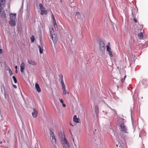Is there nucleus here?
Segmentation results:
<instances>
[{
	"label": "nucleus",
	"mask_w": 148,
	"mask_h": 148,
	"mask_svg": "<svg viewBox=\"0 0 148 148\" xmlns=\"http://www.w3.org/2000/svg\"><path fill=\"white\" fill-rule=\"evenodd\" d=\"M60 140L62 145L63 148H69V143L66 140L65 136L64 134H62L60 137Z\"/></svg>",
	"instance_id": "obj_1"
},
{
	"label": "nucleus",
	"mask_w": 148,
	"mask_h": 148,
	"mask_svg": "<svg viewBox=\"0 0 148 148\" xmlns=\"http://www.w3.org/2000/svg\"><path fill=\"white\" fill-rule=\"evenodd\" d=\"M39 6L40 8V14L41 15H43L44 14H47V11L45 10V8L44 7L41 3L39 4Z\"/></svg>",
	"instance_id": "obj_2"
},
{
	"label": "nucleus",
	"mask_w": 148,
	"mask_h": 148,
	"mask_svg": "<svg viewBox=\"0 0 148 148\" xmlns=\"http://www.w3.org/2000/svg\"><path fill=\"white\" fill-rule=\"evenodd\" d=\"M50 135L51 141L53 145H55L56 143V140L53 132L52 131H50Z\"/></svg>",
	"instance_id": "obj_3"
},
{
	"label": "nucleus",
	"mask_w": 148,
	"mask_h": 148,
	"mask_svg": "<svg viewBox=\"0 0 148 148\" xmlns=\"http://www.w3.org/2000/svg\"><path fill=\"white\" fill-rule=\"evenodd\" d=\"M99 46L100 51H104L105 49V44L103 40H99Z\"/></svg>",
	"instance_id": "obj_4"
},
{
	"label": "nucleus",
	"mask_w": 148,
	"mask_h": 148,
	"mask_svg": "<svg viewBox=\"0 0 148 148\" xmlns=\"http://www.w3.org/2000/svg\"><path fill=\"white\" fill-rule=\"evenodd\" d=\"M50 34L53 42L55 43L56 42L57 39V34H52L51 31H50Z\"/></svg>",
	"instance_id": "obj_5"
},
{
	"label": "nucleus",
	"mask_w": 148,
	"mask_h": 148,
	"mask_svg": "<svg viewBox=\"0 0 148 148\" xmlns=\"http://www.w3.org/2000/svg\"><path fill=\"white\" fill-rule=\"evenodd\" d=\"M120 127L122 131H123L125 133L127 132V127L123 123H121L120 125Z\"/></svg>",
	"instance_id": "obj_6"
},
{
	"label": "nucleus",
	"mask_w": 148,
	"mask_h": 148,
	"mask_svg": "<svg viewBox=\"0 0 148 148\" xmlns=\"http://www.w3.org/2000/svg\"><path fill=\"white\" fill-rule=\"evenodd\" d=\"M3 8L0 6V16L3 18H5L6 16L5 12L4 11L2 10Z\"/></svg>",
	"instance_id": "obj_7"
},
{
	"label": "nucleus",
	"mask_w": 148,
	"mask_h": 148,
	"mask_svg": "<svg viewBox=\"0 0 148 148\" xmlns=\"http://www.w3.org/2000/svg\"><path fill=\"white\" fill-rule=\"evenodd\" d=\"M25 69V64L23 62H22L20 65V71L21 72L24 73Z\"/></svg>",
	"instance_id": "obj_8"
},
{
	"label": "nucleus",
	"mask_w": 148,
	"mask_h": 148,
	"mask_svg": "<svg viewBox=\"0 0 148 148\" xmlns=\"http://www.w3.org/2000/svg\"><path fill=\"white\" fill-rule=\"evenodd\" d=\"M10 16V20H16V14H11Z\"/></svg>",
	"instance_id": "obj_9"
},
{
	"label": "nucleus",
	"mask_w": 148,
	"mask_h": 148,
	"mask_svg": "<svg viewBox=\"0 0 148 148\" xmlns=\"http://www.w3.org/2000/svg\"><path fill=\"white\" fill-rule=\"evenodd\" d=\"M27 63L29 64H31L33 65H37V63L35 61L32 60H27Z\"/></svg>",
	"instance_id": "obj_10"
},
{
	"label": "nucleus",
	"mask_w": 148,
	"mask_h": 148,
	"mask_svg": "<svg viewBox=\"0 0 148 148\" xmlns=\"http://www.w3.org/2000/svg\"><path fill=\"white\" fill-rule=\"evenodd\" d=\"M111 49L109 47V45H107L106 46V50L108 52V53L109 56L111 57H112L113 56L112 52L111 51Z\"/></svg>",
	"instance_id": "obj_11"
},
{
	"label": "nucleus",
	"mask_w": 148,
	"mask_h": 148,
	"mask_svg": "<svg viewBox=\"0 0 148 148\" xmlns=\"http://www.w3.org/2000/svg\"><path fill=\"white\" fill-rule=\"evenodd\" d=\"M16 20H10L9 21V24L12 26H15Z\"/></svg>",
	"instance_id": "obj_12"
},
{
	"label": "nucleus",
	"mask_w": 148,
	"mask_h": 148,
	"mask_svg": "<svg viewBox=\"0 0 148 148\" xmlns=\"http://www.w3.org/2000/svg\"><path fill=\"white\" fill-rule=\"evenodd\" d=\"M33 112H32V115L34 118H36L37 116V112L35 108H33Z\"/></svg>",
	"instance_id": "obj_13"
},
{
	"label": "nucleus",
	"mask_w": 148,
	"mask_h": 148,
	"mask_svg": "<svg viewBox=\"0 0 148 148\" xmlns=\"http://www.w3.org/2000/svg\"><path fill=\"white\" fill-rule=\"evenodd\" d=\"M5 3V0H0V6L3 8Z\"/></svg>",
	"instance_id": "obj_14"
},
{
	"label": "nucleus",
	"mask_w": 148,
	"mask_h": 148,
	"mask_svg": "<svg viewBox=\"0 0 148 148\" xmlns=\"http://www.w3.org/2000/svg\"><path fill=\"white\" fill-rule=\"evenodd\" d=\"M35 87L36 90L38 92H41V89L38 84L36 83L35 85Z\"/></svg>",
	"instance_id": "obj_15"
},
{
	"label": "nucleus",
	"mask_w": 148,
	"mask_h": 148,
	"mask_svg": "<svg viewBox=\"0 0 148 148\" xmlns=\"http://www.w3.org/2000/svg\"><path fill=\"white\" fill-rule=\"evenodd\" d=\"M78 120H79V119L77 118V116L75 115L73 117V121L76 123H78L79 122Z\"/></svg>",
	"instance_id": "obj_16"
},
{
	"label": "nucleus",
	"mask_w": 148,
	"mask_h": 148,
	"mask_svg": "<svg viewBox=\"0 0 148 148\" xmlns=\"http://www.w3.org/2000/svg\"><path fill=\"white\" fill-rule=\"evenodd\" d=\"M138 37L140 39H142L143 38V34L142 32H140L138 34Z\"/></svg>",
	"instance_id": "obj_17"
},
{
	"label": "nucleus",
	"mask_w": 148,
	"mask_h": 148,
	"mask_svg": "<svg viewBox=\"0 0 148 148\" xmlns=\"http://www.w3.org/2000/svg\"><path fill=\"white\" fill-rule=\"evenodd\" d=\"M1 91L2 93L4 94L5 93V88L3 86L1 87Z\"/></svg>",
	"instance_id": "obj_18"
},
{
	"label": "nucleus",
	"mask_w": 148,
	"mask_h": 148,
	"mask_svg": "<svg viewBox=\"0 0 148 148\" xmlns=\"http://www.w3.org/2000/svg\"><path fill=\"white\" fill-rule=\"evenodd\" d=\"M38 48L39 49V52L41 54L42 53L43 50L41 48L40 46L39 45H38Z\"/></svg>",
	"instance_id": "obj_19"
},
{
	"label": "nucleus",
	"mask_w": 148,
	"mask_h": 148,
	"mask_svg": "<svg viewBox=\"0 0 148 148\" xmlns=\"http://www.w3.org/2000/svg\"><path fill=\"white\" fill-rule=\"evenodd\" d=\"M30 39L31 40V41L32 42H34L35 39V38L34 36L32 35V36L30 37Z\"/></svg>",
	"instance_id": "obj_20"
},
{
	"label": "nucleus",
	"mask_w": 148,
	"mask_h": 148,
	"mask_svg": "<svg viewBox=\"0 0 148 148\" xmlns=\"http://www.w3.org/2000/svg\"><path fill=\"white\" fill-rule=\"evenodd\" d=\"M12 78L14 80V82L15 83H16L17 82V80L15 76H12Z\"/></svg>",
	"instance_id": "obj_21"
},
{
	"label": "nucleus",
	"mask_w": 148,
	"mask_h": 148,
	"mask_svg": "<svg viewBox=\"0 0 148 148\" xmlns=\"http://www.w3.org/2000/svg\"><path fill=\"white\" fill-rule=\"evenodd\" d=\"M63 90L64 95H66V94H69V92L66 91V89H64V90Z\"/></svg>",
	"instance_id": "obj_22"
},
{
	"label": "nucleus",
	"mask_w": 148,
	"mask_h": 148,
	"mask_svg": "<svg viewBox=\"0 0 148 148\" xmlns=\"http://www.w3.org/2000/svg\"><path fill=\"white\" fill-rule=\"evenodd\" d=\"M9 72L10 73V75L11 76L13 74V73L11 69L10 68H9Z\"/></svg>",
	"instance_id": "obj_23"
},
{
	"label": "nucleus",
	"mask_w": 148,
	"mask_h": 148,
	"mask_svg": "<svg viewBox=\"0 0 148 148\" xmlns=\"http://www.w3.org/2000/svg\"><path fill=\"white\" fill-rule=\"evenodd\" d=\"M59 77L60 79V80H63V75H59Z\"/></svg>",
	"instance_id": "obj_24"
},
{
	"label": "nucleus",
	"mask_w": 148,
	"mask_h": 148,
	"mask_svg": "<svg viewBox=\"0 0 148 148\" xmlns=\"http://www.w3.org/2000/svg\"><path fill=\"white\" fill-rule=\"evenodd\" d=\"M62 90H64V89H66L65 88V84L62 85Z\"/></svg>",
	"instance_id": "obj_25"
},
{
	"label": "nucleus",
	"mask_w": 148,
	"mask_h": 148,
	"mask_svg": "<svg viewBox=\"0 0 148 148\" xmlns=\"http://www.w3.org/2000/svg\"><path fill=\"white\" fill-rule=\"evenodd\" d=\"M52 18H53V22H55V23H56V20L55 19V18H54V16L53 14H52Z\"/></svg>",
	"instance_id": "obj_26"
},
{
	"label": "nucleus",
	"mask_w": 148,
	"mask_h": 148,
	"mask_svg": "<svg viewBox=\"0 0 148 148\" xmlns=\"http://www.w3.org/2000/svg\"><path fill=\"white\" fill-rule=\"evenodd\" d=\"M54 23V26L55 27H56L57 28V25L56 23H56H55V22H53Z\"/></svg>",
	"instance_id": "obj_27"
},
{
	"label": "nucleus",
	"mask_w": 148,
	"mask_h": 148,
	"mask_svg": "<svg viewBox=\"0 0 148 148\" xmlns=\"http://www.w3.org/2000/svg\"><path fill=\"white\" fill-rule=\"evenodd\" d=\"M61 84L62 85L64 84L63 80H61Z\"/></svg>",
	"instance_id": "obj_28"
},
{
	"label": "nucleus",
	"mask_w": 148,
	"mask_h": 148,
	"mask_svg": "<svg viewBox=\"0 0 148 148\" xmlns=\"http://www.w3.org/2000/svg\"><path fill=\"white\" fill-rule=\"evenodd\" d=\"M76 15L80 16V13L79 12H77L76 13Z\"/></svg>",
	"instance_id": "obj_29"
},
{
	"label": "nucleus",
	"mask_w": 148,
	"mask_h": 148,
	"mask_svg": "<svg viewBox=\"0 0 148 148\" xmlns=\"http://www.w3.org/2000/svg\"><path fill=\"white\" fill-rule=\"evenodd\" d=\"M119 147L120 148H124L123 146L121 145V144H120L119 145Z\"/></svg>",
	"instance_id": "obj_30"
},
{
	"label": "nucleus",
	"mask_w": 148,
	"mask_h": 148,
	"mask_svg": "<svg viewBox=\"0 0 148 148\" xmlns=\"http://www.w3.org/2000/svg\"><path fill=\"white\" fill-rule=\"evenodd\" d=\"M59 100L61 103H63V101L62 99H59Z\"/></svg>",
	"instance_id": "obj_31"
},
{
	"label": "nucleus",
	"mask_w": 148,
	"mask_h": 148,
	"mask_svg": "<svg viewBox=\"0 0 148 148\" xmlns=\"http://www.w3.org/2000/svg\"><path fill=\"white\" fill-rule=\"evenodd\" d=\"M125 78H123L121 80V81L122 82H123L125 80Z\"/></svg>",
	"instance_id": "obj_32"
},
{
	"label": "nucleus",
	"mask_w": 148,
	"mask_h": 148,
	"mask_svg": "<svg viewBox=\"0 0 148 148\" xmlns=\"http://www.w3.org/2000/svg\"><path fill=\"white\" fill-rule=\"evenodd\" d=\"M13 86L14 88H17V86L16 85L13 84Z\"/></svg>",
	"instance_id": "obj_33"
},
{
	"label": "nucleus",
	"mask_w": 148,
	"mask_h": 148,
	"mask_svg": "<svg viewBox=\"0 0 148 148\" xmlns=\"http://www.w3.org/2000/svg\"><path fill=\"white\" fill-rule=\"evenodd\" d=\"M62 106H63V107H66V105H65V104L64 103H62Z\"/></svg>",
	"instance_id": "obj_34"
},
{
	"label": "nucleus",
	"mask_w": 148,
	"mask_h": 148,
	"mask_svg": "<svg viewBox=\"0 0 148 148\" xmlns=\"http://www.w3.org/2000/svg\"><path fill=\"white\" fill-rule=\"evenodd\" d=\"M3 52L2 50L1 49H0V53L2 54Z\"/></svg>",
	"instance_id": "obj_35"
},
{
	"label": "nucleus",
	"mask_w": 148,
	"mask_h": 148,
	"mask_svg": "<svg viewBox=\"0 0 148 148\" xmlns=\"http://www.w3.org/2000/svg\"><path fill=\"white\" fill-rule=\"evenodd\" d=\"M134 20L135 23H137V20H136V19L135 18H134Z\"/></svg>",
	"instance_id": "obj_36"
},
{
	"label": "nucleus",
	"mask_w": 148,
	"mask_h": 148,
	"mask_svg": "<svg viewBox=\"0 0 148 148\" xmlns=\"http://www.w3.org/2000/svg\"><path fill=\"white\" fill-rule=\"evenodd\" d=\"M69 124H70V125L71 126H73V125H72V123H71V122H70Z\"/></svg>",
	"instance_id": "obj_37"
},
{
	"label": "nucleus",
	"mask_w": 148,
	"mask_h": 148,
	"mask_svg": "<svg viewBox=\"0 0 148 148\" xmlns=\"http://www.w3.org/2000/svg\"><path fill=\"white\" fill-rule=\"evenodd\" d=\"M15 69L16 70H17V66H15Z\"/></svg>",
	"instance_id": "obj_38"
},
{
	"label": "nucleus",
	"mask_w": 148,
	"mask_h": 148,
	"mask_svg": "<svg viewBox=\"0 0 148 148\" xmlns=\"http://www.w3.org/2000/svg\"><path fill=\"white\" fill-rule=\"evenodd\" d=\"M73 142H74V144H75V146H76L75 144V143H74V138H73Z\"/></svg>",
	"instance_id": "obj_39"
},
{
	"label": "nucleus",
	"mask_w": 148,
	"mask_h": 148,
	"mask_svg": "<svg viewBox=\"0 0 148 148\" xmlns=\"http://www.w3.org/2000/svg\"><path fill=\"white\" fill-rule=\"evenodd\" d=\"M126 77V75H125L124 77V78H125H125Z\"/></svg>",
	"instance_id": "obj_40"
},
{
	"label": "nucleus",
	"mask_w": 148,
	"mask_h": 148,
	"mask_svg": "<svg viewBox=\"0 0 148 148\" xmlns=\"http://www.w3.org/2000/svg\"><path fill=\"white\" fill-rule=\"evenodd\" d=\"M118 145H116V147H117V148H118Z\"/></svg>",
	"instance_id": "obj_41"
},
{
	"label": "nucleus",
	"mask_w": 148,
	"mask_h": 148,
	"mask_svg": "<svg viewBox=\"0 0 148 148\" xmlns=\"http://www.w3.org/2000/svg\"><path fill=\"white\" fill-rule=\"evenodd\" d=\"M70 132L71 134H72L71 132V131L70 130Z\"/></svg>",
	"instance_id": "obj_42"
},
{
	"label": "nucleus",
	"mask_w": 148,
	"mask_h": 148,
	"mask_svg": "<svg viewBox=\"0 0 148 148\" xmlns=\"http://www.w3.org/2000/svg\"><path fill=\"white\" fill-rule=\"evenodd\" d=\"M16 72H17V70H16Z\"/></svg>",
	"instance_id": "obj_43"
},
{
	"label": "nucleus",
	"mask_w": 148,
	"mask_h": 148,
	"mask_svg": "<svg viewBox=\"0 0 148 148\" xmlns=\"http://www.w3.org/2000/svg\"><path fill=\"white\" fill-rule=\"evenodd\" d=\"M108 44L109 45H110V43H109Z\"/></svg>",
	"instance_id": "obj_44"
},
{
	"label": "nucleus",
	"mask_w": 148,
	"mask_h": 148,
	"mask_svg": "<svg viewBox=\"0 0 148 148\" xmlns=\"http://www.w3.org/2000/svg\"><path fill=\"white\" fill-rule=\"evenodd\" d=\"M52 30H53V29H52Z\"/></svg>",
	"instance_id": "obj_45"
}]
</instances>
